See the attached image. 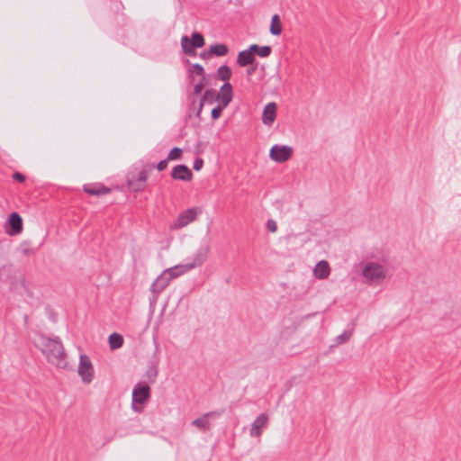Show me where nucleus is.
Returning a JSON list of instances; mask_svg holds the SVG:
<instances>
[{
  "instance_id": "nucleus-1",
  "label": "nucleus",
  "mask_w": 461,
  "mask_h": 461,
  "mask_svg": "<svg viewBox=\"0 0 461 461\" xmlns=\"http://www.w3.org/2000/svg\"><path fill=\"white\" fill-rule=\"evenodd\" d=\"M33 343L50 365L60 369L68 367L67 353L59 338H49L43 334H38L34 337Z\"/></svg>"
},
{
  "instance_id": "nucleus-2",
  "label": "nucleus",
  "mask_w": 461,
  "mask_h": 461,
  "mask_svg": "<svg viewBox=\"0 0 461 461\" xmlns=\"http://www.w3.org/2000/svg\"><path fill=\"white\" fill-rule=\"evenodd\" d=\"M209 251V247H202L197 249V251L189 258L185 263L168 267L165 269L164 272L171 280L177 278L185 273L203 266L208 258Z\"/></svg>"
},
{
  "instance_id": "nucleus-3",
  "label": "nucleus",
  "mask_w": 461,
  "mask_h": 461,
  "mask_svg": "<svg viewBox=\"0 0 461 461\" xmlns=\"http://www.w3.org/2000/svg\"><path fill=\"white\" fill-rule=\"evenodd\" d=\"M360 269L365 282L369 285H378L386 278V268L378 262L364 260L360 263Z\"/></svg>"
},
{
  "instance_id": "nucleus-4",
  "label": "nucleus",
  "mask_w": 461,
  "mask_h": 461,
  "mask_svg": "<svg viewBox=\"0 0 461 461\" xmlns=\"http://www.w3.org/2000/svg\"><path fill=\"white\" fill-rule=\"evenodd\" d=\"M131 409L136 413H140L144 410L150 398V387L145 383H138L132 390Z\"/></svg>"
},
{
  "instance_id": "nucleus-5",
  "label": "nucleus",
  "mask_w": 461,
  "mask_h": 461,
  "mask_svg": "<svg viewBox=\"0 0 461 461\" xmlns=\"http://www.w3.org/2000/svg\"><path fill=\"white\" fill-rule=\"evenodd\" d=\"M77 375L85 384H89L94 380L95 368L90 357L85 353L79 354Z\"/></svg>"
},
{
  "instance_id": "nucleus-6",
  "label": "nucleus",
  "mask_w": 461,
  "mask_h": 461,
  "mask_svg": "<svg viewBox=\"0 0 461 461\" xmlns=\"http://www.w3.org/2000/svg\"><path fill=\"white\" fill-rule=\"evenodd\" d=\"M11 289L23 298L32 296V289L29 282L21 273H15L10 278Z\"/></svg>"
},
{
  "instance_id": "nucleus-7",
  "label": "nucleus",
  "mask_w": 461,
  "mask_h": 461,
  "mask_svg": "<svg viewBox=\"0 0 461 461\" xmlns=\"http://www.w3.org/2000/svg\"><path fill=\"white\" fill-rule=\"evenodd\" d=\"M148 179V171L140 170L138 173H132L130 175L127 185L131 191L132 192H141L146 187V182Z\"/></svg>"
},
{
  "instance_id": "nucleus-8",
  "label": "nucleus",
  "mask_w": 461,
  "mask_h": 461,
  "mask_svg": "<svg viewBox=\"0 0 461 461\" xmlns=\"http://www.w3.org/2000/svg\"><path fill=\"white\" fill-rule=\"evenodd\" d=\"M170 282V277L164 271L154 280L149 288L154 302L157 301L159 294L168 286Z\"/></svg>"
},
{
  "instance_id": "nucleus-9",
  "label": "nucleus",
  "mask_w": 461,
  "mask_h": 461,
  "mask_svg": "<svg viewBox=\"0 0 461 461\" xmlns=\"http://www.w3.org/2000/svg\"><path fill=\"white\" fill-rule=\"evenodd\" d=\"M201 212L202 210L199 207H192L183 211L176 219V226L177 228L187 226L189 223L194 221Z\"/></svg>"
},
{
  "instance_id": "nucleus-10",
  "label": "nucleus",
  "mask_w": 461,
  "mask_h": 461,
  "mask_svg": "<svg viewBox=\"0 0 461 461\" xmlns=\"http://www.w3.org/2000/svg\"><path fill=\"white\" fill-rule=\"evenodd\" d=\"M293 154V149L288 146L275 145L270 149V158L279 163L287 161Z\"/></svg>"
},
{
  "instance_id": "nucleus-11",
  "label": "nucleus",
  "mask_w": 461,
  "mask_h": 461,
  "mask_svg": "<svg viewBox=\"0 0 461 461\" xmlns=\"http://www.w3.org/2000/svg\"><path fill=\"white\" fill-rule=\"evenodd\" d=\"M269 418L267 414L261 413L259 414L255 420L252 422L249 435L252 438H258L261 436L263 430L267 428L268 424Z\"/></svg>"
},
{
  "instance_id": "nucleus-12",
  "label": "nucleus",
  "mask_w": 461,
  "mask_h": 461,
  "mask_svg": "<svg viewBox=\"0 0 461 461\" xmlns=\"http://www.w3.org/2000/svg\"><path fill=\"white\" fill-rule=\"evenodd\" d=\"M171 176L177 180L190 181L193 178V173L186 166L178 165L173 168Z\"/></svg>"
},
{
  "instance_id": "nucleus-13",
  "label": "nucleus",
  "mask_w": 461,
  "mask_h": 461,
  "mask_svg": "<svg viewBox=\"0 0 461 461\" xmlns=\"http://www.w3.org/2000/svg\"><path fill=\"white\" fill-rule=\"evenodd\" d=\"M217 100L222 107H226L232 100V87L230 83L224 84L219 94H217Z\"/></svg>"
},
{
  "instance_id": "nucleus-14",
  "label": "nucleus",
  "mask_w": 461,
  "mask_h": 461,
  "mask_svg": "<svg viewBox=\"0 0 461 461\" xmlns=\"http://www.w3.org/2000/svg\"><path fill=\"white\" fill-rule=\"evenodd\" d=\"M330 274V267L326 260H321L313 268V276L318 279H326Z\"/></svg>"
},
{
  "instance_id": "nucleus-15",
  "label": "nucleus",
  "mask_w": 461,
  "mask_h": 461,
  "mask_svg": "<svg viewBox=\"0 0 461 461\" xmlns=\"http://www.w3.org/2000/svg\"><path fill=\"white\" fill-rule=\"evenodd\" d=\"M276 104L275 103H269L266 105L263 115L262 122L266 125H271L276 116Z\"/></svg>"
},
{
  "instance_id": "nucleus-16",
  "label": "nucleus",
  "mask_w": 461,
  "mask_h": 461,
  "mask_svg": "<svg viewBox=\"0 0 461 461\" xmlns=\"http://www.w3.org/2000/svg\"><path fill=\"white\" fill-rule=\"evenodd\" d=\"M255 61V57L250 49L240 51L238 55V63L244 67L252 64Z\"/></svg>"
},
{
  "instance_id": "nucleus-17",
  "label": "nucleus",
  "mask_w": 461,
  "mask_h": 461,
  "mask_svg": "<svg viewBox=\"0 0 461 461\" xmlns=\"http://www.w3.org/2000/svg\"><path fill=\"white\" fill-rule=\"evenodd\" d=\"M213 414V412L206 413L192 421V425L198 428L201 430H209L210 429V421L209 416Z\"/></svg>"
},
{
  "instance_id": "nucleus-18",
  "label": "nucleus",
  "mask_w": 461,
  "mask_h": 461,
  "mask_svg": "<svg viewBox=\"0 0 461 461\" xmlns=\"http://www.w3.org/2000/svg\"><path fill=\"white\" fill-rule=\"evenodd\" d=\"M269 31L275 36H278L282 33V23L278 14L272 16Z\"/></svg>"
},
{
  "instance_id": "nucleus-19",
  "label": "nucleus",
  "mask_w": 461,
  "mask_h": 461,
  "mask_svg": "<svg viewBox=\"0 0 461 461\" xmlns=\"http://www.w3.org/2000/svg\"><path fill=\"white\" fill-rule=\"evenodd\" d=\"M84 191L91 195H101L109 194L111 192V189L104 185H100L98 187L85 185Z\"/></svg>"
},
{
  "instance_id": "nucleus-20",
  "label": "nucleus",
  "mask_w": 461,
  "mask_h": 461,
  "mask_svg": "<svg viewBox=\"0 0 461 461\" xmlns=\"http://www.w3.org/2000/svg\"><path fill=\"white\" fill-rule=\"evenodd\" d=\"M8 222L12 230H22L23 219L17 212L10 214Z\"/></svg>"
},
{
  "instance_id": "nucleus-21",
  "label": "nucleus",
  "mask_w": 461,
  "mask_h": 461,
  "mask_svg": "<svg viewBox=\"0 0 461 461\" xmlns=\"http://www.w3.org/2000/svg\"><path fill=\"white\" fill-rule=\"evenodd\" d=\"M252 53H257L261 58L268 57L271 54L272 49L269 46L259 47L257 44H253L249 47Z\"/></svg>"
},
{
  "instance_id": "nucleus-22",
  "label": "nucleus",
  "mask_w": 461,
  "mask_h": 461,
  "mask_svg": "<svg viewBox=\"0 0 461 461\" xmlns=\"http://www.w3.org/2000/svg\"><path fill=\"white\" fill-rule=\"evenodd\" d=\"M123 344V338L118 333H113L109 336V346L112 349L120 348Z\"/></svg>"
},
{
  "instance_id": "nucleus-23",
  "label": "nucleus",
  "mask_w": 461,
  "mask_h": 461,
  "mask_svg": "<svg viewBox=\"0 0 461 461\" xmlns=\"http://www.w3.org/2000/svg\"><path fill=\"white\" fill-rule=\"evenodd\" d=\"M213 98L217 99V94L215 93V91H213V90H206L204 95H203V96L201 99V103H200V105H199V110L197 112V116H199L200 113H201V111H202L203 106V103L205 101H208V100L213 99Z\"/></svg>"
},
{
  "instance_id": "nucleus-24",
  "label": "nucleus",
  "mask_w": 461,
  "mask_h": 461,
  "mask_svg": "<svg viewBox=\"0 0 461 461\" xmlns=\"http://www.w3.org/2000/svg\"><path fill=\"white\" fill-rule=\"evenodd\" d=\"M181 46L184 51L187 54L194 53V46L192 45V41L187 36H183L181 39Z\"/></svg>"
},
{
  "instance_id": "nucleus-25",
  "label": "nucleus",
  "mask_w": 461,
  "mask_h": 461,
  "mask_svg": "<svg viewBox=\"0 0 461 461\" xmlns=\"http://www.w3.org/2000/svg\"><path fill=\"white\" fill-rule=\"evenodd\" d=\"M211 52L217 56H224L228 53V48L224 44H215L211 47Z\"/></svg>"
},
{
  "instance_id": "nucleus-26",
  "label": "nucleus",
  "mask_w": 461,
  "mask_h": 461,
  "mask_svg": "<svg viewBox=\"0 0 461 461\" xmlns=\"http://www.w3.org/2000/svg\"><path fill=\"white\" fill-rule=\"evenodd\" d=\"M217 76L221 80H228L231 76V71L228 66H221L217 71Z\"/></svg>"
},
{
  "instance_id": "nucleus-27",
  "label": "nucleus",
  "mask_w": 461,
  "mask_h": 461,
  "mask_svg": "<svg viewBox=\"0 0 461 461\" xmlns=\"http://www.w3.org/2000/svg\"><path fill=\"white\" fill-rule=\"evenodd\" d=\"M206 84L207 79L205 77H199L194 86V94L199 95L203 90Z\"/></svg>"
},
{
  "instance_id": "nucleus-28",
  "label": "nucleus",
  "mask_w": 461,
  "mask_h": 461,
  "mask_svg": "<svg viewBox=\"0 0 461 461\" xmlns=\"http://www.w3.org/2000/svg\"><path fill=\"white\" fill-rule=\"evenodd\" d=\"M352 332L350 330H344L341 334L335 338V345H341L346 343L351 337Z\"/></svg>"
},
{
  "instance_id": "nucleus-29",
  "label": "nucleus",
  "mask_w": 461,
  "mask_h": 461,
  "mask_svg": "<svg viewBox=\"0 0 461 461\" xmlns=\"http://www.w3.org/2000/svg\"><path fill=\"white\" fill-rule=\"evenodd\" d=\"M192 45L194 46V48H201L204 44V40L202 34L198 32H194L192 35Z\"/></svg>"
},
{
  "instance_id": "nucleus-30",
  "label": "nucleus",
  "mask_w": 461,
  "mask_h": 461,
  "mask_svg": "<svg viewBox=\"0 0 461 461\" xmlns=\"http://www.w3.org/2000/svg\"><path fill=\"white\" fill-rule=\"evenodd\" d=\"M183 150L179 148H174L170 150L167 156V160H175L181 158Z\"/></svg>"
},
{
  "instance_id": "nucleus-31",
  "label": "nucleus",
  "mask_w": 461,
  "mask_h": 461,
  "mask_svg": "<svg viewBox=\"0 0 461 461\" xmlns=\"http://www.w3.org/2000/svg\"><path fill=\"white\" fill-rule=\"evenodd\" d=\"M192 74H195L198 77V78L202 77H205L204 70H203V67L198 64H196L193 67Z\"/></svg>"
},
{
  "instance_id": "nucleus-32",
  "label": "nucleus",
  "mask_w": 461,
  "mask_h": 461,
  "mask_svg": "<svg viewBox=\"0 0 461 461\" xmlns=\"http://www.w3.org/2000/svg\"><path fill=\"white\" fill-rule=\"evenodd\" d=\"M223 108L224 107H222V105L220 104L218 107L212 109V119L216 120V119L220 118Z\"/></svg>"
},
{
  "instance_id": "nucleus-33",
  "label": "nucleus",
  "mask_w": 461,
  "mask_h": 461,
  "mask_svg": "<svg viewBox=\"0 0 461 461\" xmlns=\"http://www.w3.org/2000/svg\"><path fill=\"white\" fill-rule=\"evenodd\" d=\"M203 166V161L202 158H197L194 162V168L195 170H200Z\"/></svg>"
},
{
  "instance_id": "nucleus-34",
  "label": "nucleus",
  "mask_w": 461,
  "mask_h": 461,
  "mask_svg": "<svg viewBox=\"0 0 461 461\" xmlns=\"http://www.w3.org/2000/svg\"><path fill=\"white\" fill-rule=\"evenodd\" d=\"M276 228H277V226H276V221H273V220H269V221H267V229H268L269 230H276Z\"/></svg>"
},
{
  "instance_id": "nucleus-35",
  "label": "nucleus",
  "mask_w": 461,
  "mask_h": 461,
  "mask_svg": "<svg viewBox=\"0 0 461 461\" xmlns=\"http://www.w3.org/2000/svg\"><path fill=\"white\" fill-rule=\"evenodd\" d=\"M167 159L162 160L158 164V170L162 171L167 167Z\"/></svg>"
},
{
  "instance_id": "nucleus-36",
  "label": "nucleus",
  "mask_w": 461,
  "mask_h": 461,
  "mask_svg": "<svg viewBox=\"0 0 461 461\" xmlns=\"http://www.w3.org/2000/svg\"><path fill=\"white\" fill-rule=\"evenodd\" d=\"M14 178L16 180V181H19V182H23L25 180V177L23 175H22L21 173H14Z\"/></svg>"
},
{
  "instance_id": "nucleus-37",
  "label": "nucleus",
  "mask_w": 461,
  "mask_h": 461,
  "mask_svg": "<svg viewBox=\"0 0 461 461\" xmlns=\"http://www.w3.org/2000/svg\"><path fill=\"white\" fill-rule=\"evenodd\" d=\"M254 70H255V68H251V69H249L248 72H249V74H251V73H253V72H254Z\"/></svg>"
},
{
  "instance_id": "nucleus-38",
  "label": "nucleus",
  "mask_w": 461,
  "mask_h": 461,
  "mask_svg": "<svg viewBox=\"0 0 461 461\" xmlns=\"http://www.w3.org/2000/svg\"><path fill=\"white\" fill-rule=\"evenodd\" d=\"M9 233H10L11 235H13V234H15L16 232H14V231H12V232H9Z\"/></svg>"
}]
</instances>
